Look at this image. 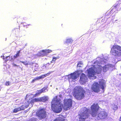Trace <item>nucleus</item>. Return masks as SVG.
<instances>
[{
    "label": "nucleus",
    "instance_id": "b1692460",
    "mask_svg": "<svg viewBox=\"0 0 121 121\" xmlns=\"http://www.w3.org/2000/svg\"><path fill=\"white\" fill-rule=\"evenodd\" d=\"M73 41V40L71 39H66L65 43L67 44L71 43H72Z\"/></svg>",
    "mask_w": 121,
    "mask_h": 121
},
{
    "label": "nucleus",
    "instance_id": "58836bf2",
    "mask_svg": "<svg viewBox=\"0 0 121 121\" xmlns=\"http://www.w3.org/2000/svg\"><path fill=\"white\" fill-rule=\"evenodd\" d=\"M17 29H18L17 28L15 29H13V31L16 32V30H17Z\"/></svg>",
    "mask_w": 121,
    "mask_h": 121
},
{
    "label": "nucleus",
    "instance_id": "7c9ffc66",
    "mask_svg": "<svg viewBox=\"0 0 121 121\" xmlns=\"http://www.w3.org/2000/svg\"><path fill=\"white\" fill-rule=\"evenodd\" d=\"M10 83L9 81L6 82L5 83V85L6 86H9L10 85Z\"/></svg>",
    "mask_w": 121,
    "mask_h": 121
},
{
    "label": "nucleus",
    "instance_id": "ddd939ff",
    "mask_svg": "<svg viewBox=\"0 0 121 121\" xmlns=\"http://www.w3.org/2000/svg\"><path fill=\"white\" fill-rule=\"evenodd\" d=\"M40 102L39 98H35L32 99L30 102L31 104H34L35 102Z\"/></svg>",
    "mask_w": 121,
    "mask_h": 121
},
{
    "label": "nucleus",
    "instance_id": "393cba45",
    "mask_svg": "<svg viewBox=\"0 0 121 121\" xmlns=\"http://www.w3.org/2000/svg\"><path fill=\"white\" fill-rule=\"evenodd\" d=\"M43 52H42V51H41L39 52L36 54V55L38 56H44V53H42Z\"/></svg>",
    "mask_w": 121,
    "mask_h": 121
},
{
    "label": "nucleus",
    "instance_id": "2f4dec72",
    "mask_svg": "<svg viewBox=\"0 0 121 121\" xmlns=\"http://www.w3.org/2000/svg\"><path fill=\"white\" fill-rule=\"evenodd\" d=\"M51 72H49V73H47L46 74H44V75L45 76V77H46L47 76H48L51 73Z\"/></svg>",
    "mask_w": 121,
    "mask_h": 121
},
{
    "label": "nucleus",
    "instance_id": "20e7f679",
    "mask_svg": "<svg viewBox=\"0 0 121 121\" xmlns=\"http://www.w3.org/2000/svg\"><path fill=\"white\" fill-rule=\"evenodd\" d=\"M113 55L115 56H121V46L117 45H114L111 48L110 52Z\"/></svg>",
    "mask_w": 121,
    "mask_h": 121
},
{
    "label": "nucleus",
    "instance_id": "a211bd4d",
    "mask_svg": "<svg viewBox=\"0 0 121 121\" xmlns=\"http://www.w3.org/2000/svg\"><path fill=\"white\" fill-rule=\"evenodd\" d=\"M34 65L32 67L33 69L34 70L36 71H37L38 70L39 66L37 64H33Z\"/></svg>",
    "mask_w": 121,
    "mask_h": 121
},
{
    "label": "nucleus",
    "instance_id": "72a5a7b5",
    "mask_svg": "<svg viewBox=\"0 0 121 121\" xmlns=\"http://www.w3.org/2000/svg\"><path fill=\"white\" fill-rule=\"evenodd\" d=\"M45 76L44 75H41V76H39L40 78L41 79V78H44L45 77Z\"/></svg>",
    "mask_w": 121,
    "mask_h": 121
},
{
    "label": "nucleus",
    "instance_id": "f704fd0d",
    "mask_svg": "<svg viewBox=\"0 0 121 121\" xmlns=\"http://www.w3.org/2000/svg\"><path fill=\"white\" fill-rule=\"evenodd\" d=\"M39 95L37 94V93H36L33 96L34 97H36L38 96Z\"/></svg>",
    "mask_w": 121,
    "mask_h": 121
},
{
    "label": "nucleus",
    "instance_id": "1a4fd4ad",
    "mask_svg": "<svg viewBox=\"0 0 121 121\" xmlns=\"http://www.w3.org/2000/svg\"><path fill=\"white\" fill-rule=\"evenodd\" d=\"M95 73V71L92 68L89 69V70L88 72V77L91 78L94 77Z\"/></svg>",
    "mask_w": 121,
    "mask_h": 121
},
{
    "label": "nucleus",
    "instance_id": "2eb2a0df",
    "mask_svg": "<svg viewBox=\"0 0 121 121\" xmlns=\"http://www.w3.org/2000/svg\"><path fill=\"white\" fill-rule=\"evenodd\" d=\"M102 67L101 66L99 65L96 70V73L97 74H100L101 73L102 70Z\"/></svg>",
    "mask_w": 121,
    "mask_h": 121
},
{
    "label": "nucleus",
    "instance_id": "c85d7f7f",
    "mask_svg": "<svg viewBox=\"0 0 121 121\" xmlns=\"http://www.w3.org/2000/svg\"><path fill=\"white\" fill-rule=\"evenodd\" d=\"M51 64L49 63H48L46 64V67L47 68H49L50 67V65Z\"/></svg>",
    "mask_w": 121,
    "mask_h": 121
},
{
    "label": "nucleus",
    "instance_id": "5701e85b",
    "mask_svg": "<svg viewBox=\"0 0 121 121\" xmlns=\"http://www.w3.org/2000/svg\"><path fill=\"white\" fill-rule=\"evenodd\" d=\"M112 108L115 111L118 109V107L117 105L113 104L112 105Z\"/></svg>",
    "mask_w": 121,
    "mask_h": 121
},
{
    "label": "nucleus",
    "instance_id": "4be33fe9",
    "mask_svg": "<svg viewBox=\"0 0 121 121\" xmlns=\"http://www.w3.org/2000/svg\"><path fill=\"white\" fill-rule=\"evenodd\" d=\"M20 51L21 50H19L17 52L16 54L13 56V57L15 59L19 56V53L20 52Z\"/></svg>",
    "mask_w": 121,
    "mask_h": 121
},
{
    "label": "nucleus",
    "instance_id": "f8f14e48",
    "mask_svg": "<svg viewBox=\"0 0 121 121\" xmlns=\"http://www.w3.org/2000/svg\"><path fill=\"white\" fill-rule=\"evenodd\" d=\"M24 109V108L23 107V106H22L20 107L14 109L13 110V112L16 113L18 111L23 110Z\"/></svg>",
    "mask_w": 121,
    "mask_h": 121
},
{
    "label": "nucleus",
    "instance_id": "0eeeda50",
    "mask_svg": "<svg viewBox=\"0 0 121 121\" xmlns=\"http://www.w3.org/2000/svg\"><path fill=\"white\" fill-rule=\"evenodd\" d=\"M91 88L93 91L95 93H98L100 91L99 85L98 82H95L93 83Z\"/></svg>",
    "mask_w": 121,
    "mask_h": 121
},
{
    "label": "nucleus",
    "instance_id": "f03ea898",
    "mask_svg": "<svg viewBox=\"0 0 121 121\" xmlns=\"http://www.w3.org/2000/svg\"><path fill=\"white\" fill-rule=\"evenodd\" d=\"M100 108L97 103L93 104L91 107L90 114L92 117H95L98 120L103 119L106 118L108 116V114L105 111H101L98 113V111Z\"/></svg>",
    "mask_w": 121,
    "mask_h": 121
},
{
    "label": "nucleus",
    "instance_id": "f3484780",
    "mask_svg": "<svg viewBox=\"0 0 121 121\" xmlns=\"http://www.w3.org/2000/svg\"><path fill=\"white\" fill-rule=\"evenodd\" d=\"M110 66L109 65H106L103 67V71L104 72H106L107 70H108Z\"/></svg>",
    "mask_w": 121,
    "mask_h": 121
},
{
    "label": "nucleus",
    "instance_id": "9b49d317",
    "mask_svg": "<svg viewBox=\"0 0 121 121\" xmlns=\"http://www.w3.org/2000/svg\"><path fill=\"white\" fill-rule=\"evenodd\" d=\"M87 79V78L85 75L83 73H82L80 76V80L81 81L84 82Z\"/></svg>",
    "mask_w": 121,
    "mask_h": 121
},
{
    "label": "nucleus",
    "instance_id": "7ed1b4c3",
    "mask_svg": "<svg viewBox=\"0 0 121 121\" xmlns=\"http://www.w3.org/2000/svg\"><path fill=\"white\" fill-rule=\"evenodd\" d=\"M85 95V91L81 87L76 86L73 89V95L78 100L83 99Z\"/></svg>",
    "mask_w": 121,
    "mask_h": 121
},
{
    "label": "nucleus",
    "instance_id": "f257e3e1",
    "mask_svg": "<svg viewBox=\"0 0 121 121\" xmlns=\"http://www.w3.org/2000/svg\"><path fill=\"white\" fill-rule=\"evenodd\" d=\"M53 101L55 102L56 105L54 106H52L51 108L54 112L56 113L60 112L62 108L65 111H67L70 109L72 106L73 102L71 99H64L63 105L61 103V99H58L57 96H55Z\"/></svg>",
    "mask_w": 121,
    "mask_h": 121
},
{
    "label": "nucleus",
    "instance_id": "423d86ee",
    "mask_svg": "<svg viewBox=\"0 0 121 121\" xmlns=\"http://www.w3.org/2000/svg\"><path fill=\"white\" fill-rule=\"evenodd\" d=\"M85 110H83L84 112L78 115L79 121H85V120L88 117V113H87L89 111V109L86 107L85 108Z\"/></svg>",
    "mask_w": 121,
    "mask_h": 121
},
{
    "label": "nucleus",
    "instance_id": "6ab92c4d",
    "mask_svg": "<svg viewBox=\"0 0 121 121\" xmlns=\"http://www.w3.org/2000/svg\"><path fill=\"white\" fill-rule=\"evenodd\" d=\"M99 84L101 86V88L103 90H104V86L105 84V83L103 80H101L100 81H99Z\"/></svg>",
    "mask_w": 121,
    "mask_h": 121
},
{
    "label": "nucleus",
    "instance_id": "c9c22d12",
    "mask_svg": "<svg viewBox=\"0 0 121 121\" xmlns=\"http://www.w3.org/2000/svg\"><path fill=\"white\" fill-rule=\"evenodd\" d=\"M35 81H36V80L35 78L32 80L31 82L32 83H33Z\"/></svg>",
    "mask_w": 121,
    "mask_h": 121
},
{
    "label": "nucleus",
    "instance_id": "cd10ccee",
    "mask_svg": "<svg viewBox=\"0 0 121 121\" xmlns=\"http://www.w3.org/2000/svg\"><path fill=\"white\" fill-rule=\"evenodd\" d=\"M82 61H80L78 62L77 66H78L79 67H81V66L79 65H82Z\"/></svg>",
    "mask_w": 121,
    "mask_h": 121
},
{
    "label": "nucleus",
    "instance_id": "6e6552de",
    "mask_svg": "<svg viewBox=\"0 0 121 121\" xmlns=\"http://www.w3.org/2000/svg\"><path fill=\"white\" fill-rule=\"evenodd\" d=\"M121 9V4H118L113 6L112 8L111 11L112 12H116L119 11Z\"/></svg>",
    "mask_w": 121,
    "mask_h": 121
},
{
    "label": "nucleus",
    "instance_id": "4468645a",
    "mask_svg": "<svg viewBox=\"0 0 121 121\" xmlns=\"http://www.w3.org/2000/svg\"><path fill=\"white\" fill-rule=\"evenodd\" d=\"M40 102H45L48 100V97L47 96H44L40 97Z\"/></svg>",
    "mask_w": 121,
    "mask_h": 121
},
{
    "label": "nucleus",
    "instance_id": "412c9836",
    "mask_svg": "<svg viewBox=\"0 0 121 121\" xmlns=\"http://www.w3.org/2000/svg\"><path fill=\"white\" fill-rule=\"evenodd\" d=\"M21 62L25 65H33L34 64L33 62H32L31 63H29L27 61H21Z\"/></svg>",
    "mask_w": 121,
    "mask_h": 121
},
{
    "label": "nucleus",
    "instance_id": "aec40b11",
    "mask_svg": "<svg viewBox=\"0 0 121 121\" xmlns=\"http://www.w3.org/2000/svg\"><path fill=\"white\" fill-rule=\"evenodd\" d=\"M65 119L61 117H59L54 119L53 121H65Z\"/></svg>",
    "mask_w": 121,
    "mask_h": 121
},
{
    "label": "nucleus",
    "instance_id": "39448f33",
    "mask_svg": "<svg viewBox=\"0 0 121 121\" xmlns=\"http://www.w3.org/2000/svg\"><path fill=\"white\" fill-rule=\"evenodd\" d=\"M36 115L40 120L45 118L47 116L46 109L42 108L39 109L36 113Z\"/></svg>",
    "mask_w": 121,
    "mask_h": 121
},
{
    "label": "nucleus",
    "instance_id": "bb28decb",
    "mask_svg": "<svg viewBox=\"0 0 121 121\" xmlns=\"http://www.w3.org/2000/svg\"><path fill=\"white\" fill-rule=\"evenodd\" d=\"M47 87H45L43 88H42L40 90V91H41L42 93L43 92H45V90L47 89Z\"/></svg>",
    "mask_w": 121,
    "mask_h": 121
},
{
    "label": "nucleus",
    "instance_id": "ea45409f",
    "mask_svg": "<svg viewBox=\"0 0 121 121\" xmlns=\"http://www.w3.org/2000/svg\"><path fill=\"white\" fill-rule=\"evenodd\" d=\"M8 60H5V61H7Z\"/></svg>",
    "mask_w": 121,
    "mask_h": 121
},
{
    "label": "nucleus",
    "instance_id": "c756f323",
    "mask_svg": "<svg viewBox=\"0 0 121 121\" xmlns=\"http://www.w3.org/2000/svg\"><path fill=\"white\" fill-rule=\"evenodd\" d=\"M1 57H2L3 59H4V60L5 59H6L8 57H9V58H10V56H6V57H4V56H1Z\"/></svg>",
    "mask_w": 121,
    "mask_h": 121
},
{
    "label": "nucleus",
    "instance_id": "4c0bfd02",
    "mask_svg": "<svg viewBox=\"0 0 121 121\" xmlns=\"http://www.w3.org/2000/svg\"><path fill=\"white\" fill-rule=\"evenodd\" d=\"M13 66H17V67H18V66H19V65H17L16 64H14V63H13Z\"/></svg>",
    "mask_w": 121,
    "mask_h": 121
},
{
    "label": "nucleus",
    "instance_id": "e433bc0d",
    "mask_svg": "<svg viewBox=\"0 0 121 121\" xmlns=\"http://www.w3.org/2000/svg\"><path fill=\"white\" fill-rule=\"evenodd\" d=\"M36 80H39V79H40V78L39 77H37L35 78Z\"/></svg>",
    "mask_w": 121,
    "mask_h": 121
},
{
    "label": "nucleus",
    "instance_id": "9d476101",
    "mask_svg": "<svg viewBox=\"0 0 121 121\" xmlns=\"http://www.w3.org/2000/svg\"><path fill=\"white\" fill-rule=\"evenodd\" d=\"M77 77L78 73L76 72H74L69 75L68 78L69 79H75L77 78Z\"/></svg>",
    "mask_w": 121,
    "mask_h": 121
},
{
    "label": "nucleus",
    "instance_id": "a878e982",
    "mask_svg": "<svg viewBox=\"0 0 121 121\" xmlns=\"http://www.w3.org/2000/svg\"><path fill=\"white\" fill-rule=\"evenodd\" d=\"M58 58H59L57 57H53L52 60L51 61V63H55L56 60Z\"/></svg>",
    "mask_w": 121,
    "mask_h": 121
},
{
    "label": "nucleus",
    "instance_id": "473e14b6",
    "mask_svg": "<svg viewBox=\"0 0 121 121\" xmlns=\"http://www.w3.org/2000/svg\"><path fill=\"white\" fill-rule=\"evenodd\" d=\"M37 91L38 92L37 93L38 95H40L41 93H42V92L40 90H38Z\"/></svg>",
    "mask_w": 121,
    "mask_h": 121
},
{
    "label": "nucleus",
    "instance_id": "dca6fc26",
    "mask_svg": "<svg viewBox=\"0 0 121 121\" xmlns=\"http://www.w3.org/2000/svg\"><path fill=\"white\" fill-rule=\"evenodd\" d=\"M42 52L44 53V56L47 55L48 53L52 52V51L49 49L43 50H42Z\"/></svg>",
    "mask_w": 121,
    "mask_h": 121
}]
</instances>
